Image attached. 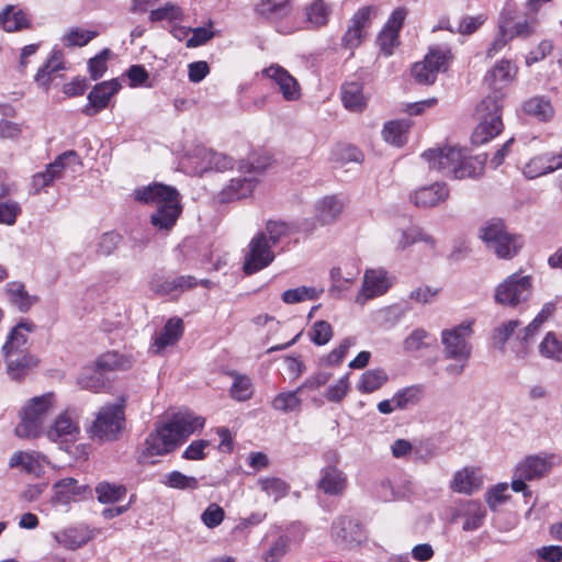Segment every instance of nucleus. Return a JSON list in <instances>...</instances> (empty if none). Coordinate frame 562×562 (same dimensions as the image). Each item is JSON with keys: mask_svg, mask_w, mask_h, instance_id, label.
Returning <instances> with one entry per match:
<instances>
[{"mask_svg": "<svg viewBox=\"0 0 562 562\" xmlns=\"http://www.w3.org/2000/svg\"><path fill=\"white\" fill-rule=\"evenodd\" d=\"M532 291L530 276L513 273L495 288L494 299L497 304L516 307L526 303L531 297Z\"/></svg>", "mask_w": 562, "mask_h": 562, "instance_id": "8", "label": "nucleus"}, {"mask_svg": "<svg viewBox=\"0 0 562 562\" xmlns=\"http://www.w3.org/2000/svg\"><path fill=\"white\" fill-rule=\"evenodd\" d=\"M516 74V67L507 59L498 61L494 68L487 72L485 81L493 92L488 94L484 101L485 105H488L487 102L496 104L503 100V88L515 78Z\"/></svg>", "mask_w": 562, "mask_h": 562, "instance_id": "15", "label": "nucleus"}, {"mask_svg": "<svg viewBox=\"0 0 562 562\" xmlns=\"http://www.w3.org/2000/svg\"><path fill=\"white\" fill-rule=\"evenodd\" d=\"M271 243L267 239L265 232L257 233L248 245V250L245 254L243 270L246 274L256 273L263 268L268 267L274 259V254L271 250Z\"/></svg>", "mask_w": 562, "mask_h": 562, "instance_id": "11", "label": "nucleus"}, {"mask_svg": "<svg viewBox=\"0 0 562 562\" xmlns=\"http://www.w3.org/2000/svg\"><path fill=\"white\" fill-rule=\"evenodd\" d=\"M182 19V10L180 7L168 2L164 7L158 8L156 10H151L149 14V20L151 22H160V21H181Z\"/></svg>", "mask_w": 562, "mask_h": 562, "instance_id": "59", "label": "nucleus"}, {"mask_svg": "<svg viewBox=\"0 0 562 562\" xmlns=\"http://www.w3.org/2000/svg\"><path fill=\"white\" fill-rule=\"evenodd\" d=\"M554 310V303H546L532 322L517 335L516 344L513 347L517 358L524 359L528 356L533 344L535 336L538 334L542 324L553 314Z\"/></svg>", "mask_w": 562, "mask_h": 562, "instance_id": "14", "label": "nucleus"}, {"mask_svg": "<svg viewBox=\"0 0 562 562\" xmlns=\"http://www.w3.org/2000/svg\"><path fill=\"white\" fill-rule=\"evenodd\" d=\"M183 322L180 317H171L164 325L162 329L155 335L150 350L153 353H160L167 347L173 346L183 335Z\"/></svg>", "mask_w": 562, "mask_h": 562, "instance_id": "25", "label": "nucleus"}, {"mask_svg": "<svg viewBox=\"0 0 562 562\" xmlns=\"http://www.w3.org/2000/svg\"><path fill=\"white\" fill-rule=\"evenodd\" d=\"M322 293L323 289L302 285L284 291L281 297L282 301L286 304H295L304 301L317 300Z\"/></svg>", "mask_w": 562, "mask_h": 562, "instance_id": "50", "label": "nucleus"}, {"mask_svg": "<svg viewBox=\"0 0 562 562\" xmlns=\"http://www.w3.org/2000/svg\"><path fill=\"white\" fill-rule=\"evenodd\" d=\"M52 504L67 512L71 503L80 502L89 493L87 484H80L72 477H64L53 484Z\"/></svg>", "mask_w": 562, "mask_h": 562, "instance_id": "12", "label": "nucleus"}, {"mask_svg": "<svg viewBox=\"0 0 562 562\" xmlns=\"http://www.w3.org/2000/svg\"><path fill=\"white\" fill-rule=\"evenodd\" d=\"M7 374L15 382H22L40 364L36 355L30 351L2 352Z\"/></svg>", "mask_w": 562, "mask_h": 562, "instance_id": "17", "label": "nucleus"}, {"mask_svg": "<svg viewBox=\"0 0 562 562\" xmlns=\"http://www.w3.org/2000/svg\"><path fill=\"white\" fill-rule=\"evenodd\" d=\"M10 468H20L29 474L40 475L42 472V465L37 456L31 452L18 451L15 452L10 461Z\"/></svg>", "mask_w": 562, "mask_h": 562, "instance_id": "46", "label": "nucleus"}, {"mask_svg": "<svg viewBox=\"0 0 562 562\" xmlns=\"http://www.w3.org/2000/svg\"><path fill=\"white\" fill-rule=\"evenodd\" d=\"M79 425L69 411L61 413L46 430V437L59 445L74 442L79 435Z\"/></svg>", "mask_w": 562, "mask_h": 562, "instance_id": "22", "label": "nucleus"}, {"mask_svg": "<svg viewBox=\"0 0 562 562\" xmlns=\"http://www.w3.org/2000/svg\"><path fill=\"white\" fill-rule=\"evenodd\" d=\"M463 151L462 148L457 146H447L443 148L428 149L422 154V157L428 162L430 169L452 178V173Z\"/></svg>", "mask_w": 562, "mask_h": 562, "instance_id": "13", "label": "nucleus"}, {"mask_svg": "<svg viewBox=\"0 0 562 562\" xmlns=\"http://www.w3.org/2000/svg\"><path fill=\"white\" fill-rule=\"evenodd\" d=\"M95 36H98V32H95V31H89V30H82L80 27H74L64 36V42H65V45L69 46V47H72V46L81 47V46L87 45Z\"/></svg>", "mask_w": 562, "mask_h": 562, "instance_id": "60", "label": "nucleus"}, {"mask_svg": "<svg viewBox=\"0 0 562 562\" xmlns=\"http://www.w3.org/2000/svg\"><path fill=\"white\" fill-rule=\"evenodd\" d=\"M370 19V9H360L351 19V25L342 37L344 45L348 48H355L360 45L363 33L362 30Z\"/></svg>", "mask_w": 562, "mask_h": 562, "instance_id": "33", "label": "nucleus"}, {"mask_svg": "<svg viewBox=\"0 0 562 562\" xmlns=\"http://www.w3.org/2000/svg\"><path fill=\"white\" fill-rule=\"evenodd\" d=\"M331 538L342 547L359 544L366 539L363 526L350 516H339L331 524Z\"/></svg>", "mask_w": 562, "mask_h": 562, "instance_id": "16", "label": "nucleus"}, {"mask_svg": "<svg viewBox=\"0 0 562 562\" xmlns=\"http://www.w3.org/2000/svg\"><path fill=\"white\" fill-rule=\"evenodd\" d=\"M198 284V280L192 276H178L167 278L159 283H153V290L162 295L183 292Z\"/></svg>", "mask_w": 562, "mask_h": 562, "instance_id": "36", "label": "nucleus"}, {"mask_svg": "<svg viewBox=\"0 0 562 562\" xmlns=\"http://www.w3.org/2000/svg\"><path fill=\"white\" fill-rule=\"evenodd\" d=\"M53 538L59 546L69 550H76L89 542L92 539V535L87 526L79 525L55 532Z\"/></svg>", "mask_w": 562, "mask_h": 562, "instance_id": "29", "label": "nucleus"}, {"mask_svg": "<svg viewBox=\"0 0 562 562\" xmlns=\"http://www.w3.org/2000/svg\"><path fill=\"white\" fill-rule=\"evenodd\" d=\"M331 14V9L323 0H314L305 7L306 29L316 30L325 26Z\"/></svg>", "mask_w": 562, "mask_h": 562, "instance_id": "34", "label": "nucleus"}, {"mask_svg": "<svg viewBox=\"0 0 562 562\" xmlns=\"http://www.w3.org/2000/svg\"><path fill=\"white\" fill-rule=\"evenodd\" d=\"M409 128V121L393 120L384 124L382 136L385 142L401 147L406 143V134Z\"/></svg>", "mask_w": 562, "mask_h": 562, "instance_id": "39", "label": "nucleus"}, {"mask_svg": "<svg viewBox=\"0 0 562 562\" xmlns=\"http://www.w3.org/2000/svg\"><path fill=\"white\" fill-rule=\"evenodd\" d=\"M265 74L276 81L285 100L296 101L300 98V87L296 79L284 68L278 65L270 66L265 70Z\"/></svg>", "mask_w": 562, "mask_h": 562, "instance_id": "30", "label": "nucleus"}, {"mask_svg": "<svg viewBox=\"0 0 562 562\" xmlns=\"http://www.w3.org/2000/svg\"><path fill=\"white\" fill-rule=\"evenodd\" d=\"M4 291L10 304L21 313H27L38 302V297L31 295L19 281L7 283Z\"/></svg>", "mask_w": 562, "mask_h": 562, "instance_id": "32", "label": "nucleus"}, {"mask_svg": "<svg viewBox=\"0 0 562 562\" xmlns=\"http://www.w3.org/2000/svg\"><path fill=\"white\" fill-rule=\"evenodd\" d=\"M394 239L400 249H405L418 241H424L431 249L435 248L436 245L432 236L424 233L422 228L416 226H412L407 229H397Z\"/></svg>", "mask_w": 562, "mask_h": 562, "instance_id": "35", "label": "nucleus"}, {"mask_svg": "<svg viewBox=\"0 0 562 562\" xmlns=\"http://www.w3.org/2000/svg\"><path fill=\"white\" fill-rule=\"evenodd\" d=\"M425 394V387L422 384H413L395 392L393 402L397 409H405L417 405Z\"/></svg>", "mask_w": 562, "mask_h": 562, "instance_id": "40", "label": "nucleus"}, {"mask_svg": "<svg viewBox=\"0 0 562 562\" xmlns=\"http://www.w3.org/2000/svg\"><path fill=\"white\" fill-rule=\"evenodd\" d=\"M482 482L476 476L474 470L464 468L453 475V480L451 481V490L457 493L463 494H472L477 491L481 486Z\"/></svg>", "mask_w": 562, "mask_h": 562, "instance_id": "37", "label": "nucleus"}, {"mask_svg": "<svg viewBox=\"0 0 562 562\" xmlns=\"http://www.w3.org/2000/svg\"><path fill=\"white\" fill-rule=\"evenodd\" d=\"M554 454H532L526 457L516 467V474L529 481L546 476L552 465Z\"/></svg>", "mask_w": 562, "mask_h": 562, "instance_id": "23", "label": "nucleus"}, {"mask_svg": "<svg viewBox=\"0 0 562 562\" xmlns=\"http://www.w3.org/2000/svg\"><path fill=\"white\" fill-rule=\"evenodd\" d=\"M97 499L101 504H113L123 499L127 493L123 484L110 483L106 481L97 484L95 488Z\"/></svg>", "mask_w": 562, "mask_h": 562, "instance_id": "41", "label": "nucleus"}, {"mask_svg": "<svg viewBox=\"0 0 562 562\" xmlns=\"http://www.w3.org/2000/svg\"><path fill=\"white\" fill-rule=\"evenodd\" d=\"M342 105H366L368 99L363 94V88L360 82H346L341 87Z\"/></svg>", "mask_w": 562, "mask_h": 562, "instance_id": "54", "label": "nucleus"}, {"mask_svg": "<svg viewBox=\"0 0 562 562\" xmlns=\"http://www.w3.org/2000/svg\"><path fill=\"white\" fill-rule=\"evenodd\" d=\"M333 160L340 164L346 162H358L360 164L363 160L362 151L350 144H339L333 150Z\"/></svg>", "mask_w": 562, "mask_h": 562, "instance_id": "55", "label": "nucleus"}, {"mask_svg": "<svg viewBox=\"0 0 562 562\" xmlns=\"http://www.w3.org/2000/svg\"><path fill=\"white\" fill-rule=\"evenodd\" d=\"M133 196L140 203L157 205L150 215V224L158 232L169 233L182 213L181 196L175 187L154 182L136 188Z\"/></svg>", "mask_w": 562, "mask_h": 562, "instance_id": "1", "label": "nucleus"}, {"mask_svg": "<svg viewBox=\"0 0 562 562\" xmlns=\"http://www.w3.org/2000/svg\"><path fill=\"white\" fill-rule=\"evenodd\" d=\"M472 322H464L450 329L441 331V342L446 359L469 360L472 346L469 338L472 336Z\"/></svg>", "mask_w": 562, "mask_h": 562, "instance_id": "10", "label": "nucleus"}, {"mask_svg": "<svg viewBox=\"0 0 562 562\" xmlns=\"http://www.w3.org/2000/svg\"><path fill=\"white\" fill-rule=\"evenodd\" d=\"M449 196V188L445 182H435L432 184L419 188L412 195L411 200L418 207H434L445 202Z\"/></svg>", "mask_w": 562, "mask_h": 562, "instance_id": "26", "label": "nucleus"}, {"mask_svg": "<svg viewBox=\"0 0 562 562\" xmlns=\"http://www.w3.org/2000/svg\"><path fill=\"white\" fill-rule=\"evenodd\" d=\"M121 89L119 79L103 81L94 86L88 95V105H108L112 95Z\"/></svg>", "mask_w": 562, "mask_h": 562, "instance_id": "38", "label": "nucleus"}, {"mask_svg": "<svg viewBox=\"0 0 562 562\" xmlns=\"http://www.w3.org/2000/svg\"><path fill=\"white\" fill-rule=\"evenodd\" d=\"M504 128L501 108H494L483 116L471 135L474 145H483L496 137Z\"/></svg>", "mask_w": 562, "mask_h": 562, "instance_id": "24", "label": "nucleus"}, {"mask_svg": "<svg viewBox=\"0 0 562 562\" xmlns=\"http://www.w3.org/2000/svg\"><path fill=\"white\" fill-rule=\"evenodd\" d=\"M63 53L60 50L53 52L46 64L38 69L35 81L42 86H47L52 80V75L64 69Z\"/></svg>", "mask_w": 562, "mask_h": 562, "instance_id": "48", "label": "nucleus"}, {"mask_svg": "<svg viewBox=\"0 0 562 562\" xmlns=\"http://www.w3.org/2000/svg\"><path fill=\"white\" fill-rule=\"evenodd\" d=\"M480 237L499 258H512L522 246V239L518 235L508 233L502 221H493L483 226Z\"/></svg>", "mask_w": 562, "mask_h": 562, "instance_id": "7", "label": "nucleus"}, {"mask_svg": "<svg viewBox=\"0 0 562 562\" xmlns=\"http://www.w3.org/2000/svg\"><path fill=\"white\" fill-rule=\"evenodd\" d=\"M451 58L450 49L430 48L422 61L413 65L412 77L420 85H432L439 72L448 70Z\"/></svg>", "mask_w": 562, "mask_h": 562, "instance_id": "9", "label": "nucleus"}, {"mask_svg": "<svg viewBox=\"0 0 562 562\" xmlns=\"http://www.w3.org/2000/svg\"><path fill=\"white\" fill-rule=\"evenodd\" d=\"M125 427L124 400L102 406L90 427L92 439L101 442L119 439Z\"/></svg>", "mask_w": 562, "mask_h": 562, "instance_id": "5", "label": "nucleus"}, {"mask_svg": "<svg viewBox=\"0 0 562 562\" xmlns=\"http://www.w3.org/2000/svg\"><path fill=\"white\" fill-rule=\"evenodd\" d=\"M486 514V508L482 503L465 501L453 508L451 521L462 520V529L464 531H474L483 526Z\"/></svg>", "mask_w": 562, "mask_h": 562, "instance_id": "20", "label": "nucleus"}, {"mask_svg": "<svg viewBox=\"0 0 562 562\" xmlns=\"http://www.w3.org/2000/svg\"><path fill=\"white\" fill-rule=\"evenodd\" d=\"M317 487L326 495L340 496L347 487V475L335 465H327L321 470Z\"/></svg>", "mask_w": 562, "mask_h": 562, "instance_id": "27", "label": "nucleus"}, {"mask_svg": "<svg viewBox=\"0 0 562 562\" xmlns=\"http://www.w3.org/2000/svg\"><path fill=\"white\" fill-rule=\"evenodd\" d=\"M53 397L52 393H47L31 398L24 405L21 412V420L14 430L19 438H36L42 434L47 415L53 406Z\"/></svg>", "mask_w": 562, "mask_h": 562, "instance_id": "4", "label": "nucleus"}, {"mask_svg": "<svg viewBox=\"0 0 562 562\" xmlns=\"http://www.w3.org/2000/svg\"><path fill=\"white\" fill-rule=\"evenodd\" d=\"M36 329V325L29 318L21 319L8 334L5 344L2 347V352L12 351H27L25 346L29 340V334Z\"/></svg>", "mask_w": 562, "mask_h": 562, "instance_id": "28", "label": "nucleus"}, {"mask_svg": "<svg viewBox=\"0 0 562 562\" xmlns=\"http://www.w3.org/2000/svg\"><path fill=\"white\" fill-rule=\"evenodd\" d=\"M301 391L299 387L295 391L281 392L272 400V407L276 411L288 414L296 412L301 408L302 401L299 397Z\"/></svg>", "mask_w": 562, "mask_h": 562, "instance_id": "49", "label": "nucleus"}, {"mask_svg": "<svg viewBox=\"0 0 562 562\" xmlns=\"http://www.w3.org/2000/svg\"><path fill=\"white\" fill-rule=\"evenodd\" d=\"M539 352L543 358L562 362V339L553 331L547 333L539 345Z\"/></svg>", "mask_w": 562, "mask_h": 562, "instance_id": "51", "label": "nucleus"}, {"mask_svg": "<svg viewBox=\"0 0 562 562\" xmlns=\"http://www.w3.org/2000/svg\"><path fill=\"white\" fill-rule=\"evenodd\" d=\"M164 485L176 490H196L199 480L195 476L186 475L180 471H172L166 474L160 481Z\"/></svg>", "mask_w": 562, "mask_h": 562, "instance_id": "53", "label": "nucleus"}, {"mask_svg": "<svg viewBox=\"0 0 562 562\" xmlns=\"http://www.w3.org/2000/svg\"><path fill=\"white\" fill-rule=\"evenodd\" d=\"M389 380L383 369L367 370L360 376L358 382V391L361 393H372L382 387Z\"/></svg>", "mask_w": 562, "mask_h": 562, "instance_id": "43", "label": "nucleus"}, {"mask_svg": "<svg viewBox=\"0 0 562 562\" xmlns=\"http://www.w3.org/2000/svg\"><path fill=\"white\" fill-rule=\"evenodd\" d=\"M486 157L482 155L467 156L463 151L452 178L458 180L479 179L484 175Z\"/></svg>", "mask_w": 562, "mask_h": 562, "instance_id": "31", "label": "nucleus"}, {"mask_svg": "<svg viewBox=\"0 0 562 562\" xmlns=\"http://www.w3.org/2000/svg\"><path fill=\"white\" fill-rule=\"evenodd\" d=\"M77 383L81 389L97 393L105 389L108 381L104 373L95 366L94 368H86L78 376Z\"/></svg>", "mask_w": 562, "mask_h": 562, "instance_id": "44", "label": "nucleus"}, {"mask_svg": "<svg viewBox=\"0 0 562 562\" xmlns=\"http://www.w3.org/2000/svg\"><path fill=\"white\" fill-rule=\"evenodd\" d=\"M189 160L193 165V172L196 175H203L210 170L225 171L234 166L233 158L205 147L196 148L194 156L189 157Z\"/></svg>", "mask_w": 562, "mask_h": 562, "instance_id": "19", "label": "nucleus"}, {"mask_svg": "<svg viewBox=\"0 0 562 562\" xmlns=\"http://www.w3.org/2000/svg\"><path fill=\"white\" fill-rule=\"evenodd\" d=\"M225 518L224 509L216 503H211L201 514V521L210 529L220 526Z\"/></svg>", "mask_w": 562, "mask_h": 562, "instance_id": "63", "label": "nucleus"}, {"mask_svg": "<svg viewBox=\"0 0 562 562\" xmlns=\"http://www.w3.org/2000/svg\"><path fill=\"white\" fill-rule=\"evenodd\" d=\"M252 395L251 380L241 374L234 375V382L231 386V396L237 401H247Z\"/></svg>", "mask_w": 562, "mask_h": 562, "instance_id": "57", "label": "nucleus"}, {"mask_svg": "<svg viewBox=\"0 0 562 562\" xmlns=\"http://www.w3.org/2000/svg\"><path fill=\"white\" fill-rule=\"evenodd\" d=\"M257 485L268 496L272 497L274 502L285 497L290 491V485L282 479L270 476L260 477Z\"/></svg>", "mask_w": 562, "mask_h": 562, "instance_id": "45", "label": "nucleus"}, {"mask_svg": "<svg viewBox=\"0 0 562 562\" xmlns=\"http://www.w3.org/2000/svg\"><path fill=\"white\" fill-rule=\"evenodd\" d=\"M82 168V161L75 150H66L58 155L55 160L46 166L42 172H37L32 177L33 193H40L46 189L55 180L64 178L67 173L72 177Z\"/></svg>", "mask_w": 562, "mask_h": 562, "instance_id": "6", "label": "nucleus"}, {"mask_svg": "<svg viewBox=\"0 0 562 562\" xmlns=\"http://www.w3.org/2000/svg\"><path fill=\"white\" fill-rule=\"evenodd\" d=\"M342 211V203L335 196H325L316 204L317 216L322 223L333 222Z\"/></svg>", "mask_w": 562, "mask_h": 562, "instance_id": "47", "label": "nucleus"}, {"mask_svg": "<svg viewBox=\"0 0 562 562\" xmlns=\"http://www.w3.org/2000/svg\"><path fill=\"white\" fill-rule=\"evenodd\" d=\"M290 542L288 535H280L263 554L265 562H278L288 553Z\"/></svg>", "mask_w": 562, "mask_h": 562, "instance_id": "58", "label": "nucleus"}, {"mask_svg": "<svg viewBox=\"0 0 562 562\" xmlns=\"http://www.w3.org/2000/svg\"><path fill=\"white\" fill-rule=\"evenodd\" d=\"M508 490L507 483H498L492 486L485 494V501L491 508V510H496V508L505 503L508 498L506 494Z\"/></svg>", "mask_w": 562, "mask_h": 562, "instance_id": "64", "label": "nucleus"}, {"mask_svg": "<svg viewBox=\"0 0 562 562\" xmlns=\"http://www.w3.org/2000/svg\"><path fill=\"white\" fill-rule=\"evenodd\" d=\"M203 426L202 417L190 413L177 415L171 422L147 436L144 454L150 457L167 454Z\"/></svg>", "mask_w": 562, "mask_h": 562, "instance_id": "2", "label": "nucleus"}, {"mask_svg": "<svg viewBox=\"0 0 562 562\" xmlns=\"http://www.w3.org/2000/svg\"><path fill=\"white\" fill-rule=\"evenodd\" d=\"M428 337L429 334L425 329L417 328L413 330L411 335L404 339L403 348L407 352H414L423 348H426L429 346V344L427 342Z\"/></svg>", "mask_w": 562, "mask_h": 562, "instance_id": "62", "label": "nucleus"}, {"mask_svg": "<svg viewBox=\"0 0 562 562\" xmlns=\"http://www.w3.org/2000/svg\"><path fill=\"white\" fill-rule=\"evenodd\" d=\"M391 280L384 269H368L363 284L356 296V303L364 305L369 300L381 296L391 288Z\"/></svg>", "mask_w": 562, "mask_h": 562, "instance_id": "18", "label": "nucleus"}, {"mask_svg": "<svg viewBox=\"0 0 562 562\" xmlns=\"http://www.w3.org/2000/svg\"><path fill=\"white\" fill-rule=\"evenodd\" d=\"M519 321L510 319L497 326L493 331V341L496 347L503 349L507 340L515 333L516 328L519 326Z\"/></svg>", "mask_w": 562, "mask_h": 562, "instance_id": "61", "label": "nucleus"}, {"mask_svg": "<svg viewBox=\"0 0 562 562\" xmlns=\"http://www.w3.org/2000/svg\"><path fill=\"white\" fill-rule=\"evenodd\" d=\"M270 165L268 156L251 154L247 160L238 162V171L248 176L233 178L220 192V201L228 203L248 198L257 186L255 175L262 172Z\"/></svg>", "mask_w": 562, "mask_h": 562, "instance_id": "3", "label": "nucleus"}, {"mask_svg": "<svg viewBox=\"0 0 562 562\" xmlns=\"http://www.w3.org/2000/svg\"><path fill=\"white\" fill-rule=\"evenodd\" d=\"M0 25L7 32L20 31L29 26V20L22 10L8 5L0 12Z\"/></svg>", "mask_w": 562, "mask_h": 562, "instance_id": "42", "label": "nucleus"}, {"mask_svg": "<svg viewBox=\"0 0 562 562\" xmlns=\"http://www.w3.org/2000/svg\"><path fill=\"white\" fill-rule=\"evenodd\" d=\"M313 225L308 222H284V221H268L266 224L267 239L271 245H277L283 239L297 240L300 233H311Z\"/></svg>", "mask_w": 562, "mask_h": 562, "instance_id": "21", "label": "nucleus"}, {"mask_svg": "<svg viewBox=\"0 0 562 562\" xmlns=\"http://www.w3.org/2000/svg\"><path fill=\"white\" fill-rule=\"evenodd\" d=\"M334 331L331 325L326 321H316L310 331L308 337L316 346H324L330 341Z\"/></svg>", "mask_w": 562, "mask_h": 562, "instance_id": "56", "label": "nucleus"}, {"mask_svg": "<svg viewBox=\"0 0 562 562\" xmlns=\"http://www.w3.org/2000/svg\"><path fill=\"white\" fill-rule=\"evenodd\" d=\"M130 360L116 351H109L101 355L97 361V368L103 373L113 370H125L130 368Z\"/></svg>", "mask_w": 562, "mask_h": 562, "instance_id": "52", "label": "nucleus"}]
</instances>
